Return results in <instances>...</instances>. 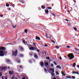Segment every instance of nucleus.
<instances>
[{
  "label": "nucleus",
  "mask_w": 79,
  "mask_h": 79,
  "mask_svg": "<svg viewBox=\"0 0 79 79\" xmlns=\"http://www.w3.org/2000/svg\"><path fill=\"white\" fill-rule=\"evenodd\" d=\"M18 63H20L21 62V61L20 60H19L17 61Z\"/></svg>",
  "instance_id": "40"
},
{
  "label": "nucleus",
  "mask_w": 79,
  "mask_h": 79,
  "mask_svg": "<svg viewBox=\"0 0 79 79\" xmlns=\"http://www.w3.org/2000/svg\"><path fill=\"white\" fill-rule=\"evenodd\" d=\"M72 78H73V79H75V77L74 76H73L72 77Z\"/></svg>",
  "instance_id": "43"
},
{
  "label": "nucleus",
  "mask_w": 79,
  "mask_h": 79,
  "mask_svg": "<svg viewBox=\"0 0 79 79\" xmlns=\"http://www.w3.org/2000/svg\"><path fill=\"white\" fill-rule=\"evenodd\" d=\"M6 61L7 62V63H10V62L11 61V60H8V59L6 60Z\"/></svg>",
  "instance_id": "16"
},
{
  "label": "nucleus",
  "mask_w": 79,
  "mask_h": 79,
  "mask_svg": "<svg viewBox=\"0 0 79 79\" xmlns=\"http://www.w3.org/2000/svg\"><path fill=\"white\" fill-rule=\"evenodd\" d=\"M19 47L21 50H23V48L21 47V46H19Z\"/></svg>",
  "instance_id": "19"
},
{
  "label": "nucleus",
  "mask_w": 79,
  "mask_h": 79,
  "mask_svg": "<svg viewBox=\"0 0 79 79\" xmlns=\"http://www.w3.org/2000/svg\"><path fill=\"white\" fill-rule=\"evenodd\" d=\"M2 67H0V71H2Z\"/></svg>",
  "instance_id": "33"
},
{
  "label": "nucleus",
  "mask_w": 79,
  "mask_h": 79,
  "mask_svg": "<svg viewBox=\"0 0 79 79\" xmlns=\"http://www.w3.org/2000/svg\"><path fill=\"white\" fill-rule=\"evenodd\" d=\"M49 37H52V36L51 35H49Z\"/></svg>",
  "instance_id": "58"
},
{
  "label": "nucleus",
  "mask_w": 79,
  "mask_h": 79,
  "mask_svg": "<svg viewBox=\"0 0 79 79\" xmlns=\"http://www.w3.org/2000/svg\"><path fill=\"white\" fill-rule=\"evenodd\" d=\"M33 55V53H32V52L30 53L29 54V55H30V56H32Z\"/></svg>",
  "instance_id": "14"
},
{
  "label": "nucleus",
  "mask_w": 79,
  "mask_h": 79,
  "mask_svg": "<svg viewBox=\"0 0 79 79\" xmlns=\"http://www.w3.org/2000/svg\"><path fill=\"white\" fill-rule=\"evenodd\" d=\"M0 16H1V17H3V15H0Z\"/></svg>",
  "instance_id": "52"
},
{
  "label": "nucleus",
  "mask_w": 79,
  "mask_h": 79,
  "mask_svg": "<svg viewBox=\"0 0 79 79\" xmlns=\"http://www.w3.org/2000/svg\"><path fill=\"white\" fill-rule=\"evenodd\" d=\"M10 67H8V69H10Z\"/></svg>",
  "instance_id": "64"
},
{
  "label": "nucleus",
  "mask_w": 79,
  "mask_h": 79,
  "mask_svg": "<svg viewBox=\"0 0 79 79\" xmlns=\"http://www.w3.org/2000/svg\"><path fill=\"white\" fill-rule=\"evenodd\" d=\"M56 48H57V49H59V48H60V47H59V46H56Z\"/></svg>",
  "instance_id": "28"
},
{
  "label": "nucleus",
  "mask_w": 79,
  "mask_h": 79,
  "mask_svg": "<svg viewBox=\"0 0 79 79\" xmlns=\"http://www.w3.org/2000/svg\"><path fill=\"white\" fill-rule=\"evenodd\" d=\"M21 2L22 3H24V1H22Z\"/></svg>",
  "instance_id": "45"
},
{
  "label": "nucleus",
  "mask_w": 79,
  "mask_h": 79,
  "mask_svg": "<svg viewBox=\"0 0 79 79\" xmlns=\"http://www.w3.org/2000/svg\"><path fill=\"white\" fill-rule=\"evenodd\" d=\"M46 38H47V39H48V36H47V34H46Z\"/></svg>",
  "instance_id": "42"
},
{
  "label": "nucleus",
  "mask_w": 79,
  "mask_h": 79,
  "mask_svg": "<svg viewBox=\"0 0 79 79\" xmlns=\"http://www.w3.org/2000/svg\"><path fill=\"white\" fill-rule=\"evenodd\" d=\"M44 71L45 72L47 73V69L46 68H44Z\"/></svg>",
  "instance_id": "21"
},
{
  "label": "nucleus",
  "mask_w": 79,
  "mask_h": 79,
  "mask_svg": "<svg viewBox=\"0 0 79 79\" xmlns=\"http://www.w3.org/2000/svg\"><path fill=\"white\" fill-rule=\"evenodd\" d=\"M53 79H56V78L55 77H54L53 78Z\"/></svg>",
  "instance_id": "59"
},
{
  "label": "nucleus",
  "mask_w": 79,
  "mask_h": 79,
  "mask_svg": "<svg viewBox=\"0 0 79 79\" xmlns=\"http://www.w3.org/2000/svg\"><path fill=\"white\" fill-rule=\"evenodd\" d=\"M75 50L76 51H77V50H78V49L77 48H75Z\"/></svg>",
  "instance_id": "37"
},
{
  "label": "nucleus",
  "mask_w": 79,
  "mask_h": 79,
  "mask_svg": "<svg viewBox=\"0 0 79 79\" xmlns=\"http://www.w3.org/2000/svg\"><path fill=\"white\" fill-rule=\"evenodd\" d=\"M2 79H4V78H3V76L2 77Z\"/></svg>",
  "instance_id": "60"
},
{
  "label": "nucleus",
  "mask_w": 79,
  "mask_h": 79,
  "mask_svg": "<svg viewBox=\"0 0 79 79\" xmlns=\"http://www.w3.org/2000/svg\"><path fill=\"white\" fill-rule=\"evenodd\" d=\"M27 31H28V30L27 29H25V32L26 33H27Z\"/></svg>",
  "instance_id": "29"
},
{
  "label": "nucleus",
  "mask_w": 79,
  "mask_h": 79,
  "mask_svg": "<svg viewBox=\"0 0 79 79\" xmlns=\"http://www.w3.org/2000/svg\"><path fill=\"white\" fill-rule=\"evenodd\" d=\"M53 63H54V64H55V65H56V66L58 65V64H57V63H56V62H55V61H54V62H53Z\"/></svg>",
  "instance_id": "20"
},
{
  "label": "nucleus",
  "mask_w": 79,
  "mask_h": 79,
  "mask_svg": "<svg viewBox=\"0 0 79 79\" xmlns=\"http://www.w3.org/2000/svg\"><path fill=\"white\" fill-rule=\"evenodd\" d=\"M18 67L19 68H20V69H23V66L22 65H19Z\"/></svg>",
  "instance_id": "8"
},
{
  "label": "nucleus",
  "mask_w": 79,
  "mask_h": 79,
  "mask_svg": "<svg viewBox=\"0 0 79 79\" xmlns=\"http://www.w3.org/2000/svg\"><path fill=\"white\" fill-rule=\"evenodd\" d=\"M73 29L75 30V31H77V28H76L75 27H74Z\"/></svg>",
  "instance_id": "30"
},
{
  "label": "nucleus",
  "mask_w": 79,
  "mask_h": 79,
  "mask_svg": "<svg viewBox=\"0 0 79 79\" xmlns=\"http://www.w3.org/2000/svg\"><path fill=\"white\" fill-rule=\"evenodd\" d=\"M2 76V73L0 72V76Z\"/></svg>",
  "instance_id": "38"
},
{
  "label": "nucleus",
  "mask_w": 79,
  "mask_h": 79,
  "mask_svg": "<svg viewBox=\"0 0 79 79\" xmlns=\"http://www.w3.org/2000/svg\"><path fill=\"white\" fill-rule=\"evenodd\" d=\"M67 48H70V46H67Z\"/></svg>",
  "instance_id": "47"
},
{
  "label": "nucleus",
  "mask_w": 79,
  "mask_h": 79,
  "mask_svg": "<svg viewBox=\"0 0 79 79\" xmlns=\"http://www.w3.org/2000/svg\"><path fill=\"white\" fill-rule=\"evenodd\" d=\"M51 67H53V64H51Z\"/></svg>",
  "instance_id": "41"
},
{
  "label": "nucleus",
  "mask_w": 79,
  "mask_h": 79,
  "mask_svg": "<svg viewBox=\"0 0 79 79\" xmlns=\"http://www.w3.org/2000/svg\"><path fill=\"white\" fill-rule=\"evenodd\" d=\"M68 57L70 60H72V59L74 58V56L73 53H70L68 54Z\"/></svg>",
  "instance_id": "1"
},
{
  "label": "nucleus",
  "mask_w": 79,
  "mask_h": 79,
  "mask_svg": "<svg viewBox=\"0 0 79 79\" xmlns=\"http://www.w3.org/2000/svg\"><path fill=\"white\" fill-rule=\"evenodd\" d=\"M72 73H72V74H75V71H73V72H72Z\"/></svg>",
  "instance_id": "46"
},
{
  "label": "nucleus",
  "mask_w": 79,
  "mask_h": 79,
  "mask_svg": "<svg viewBox=\"0 0 79 79\" xmlns=\"http://www.w3.org/2000/svg\"><path fill=\"white\" fill-rule=\"evenodd\" d=\"M30 47H31L29 48V49L30 50H35V49H34V47H32V46L31 45Z\"/></svg>",
  "instance_id": "4"
},
{
  "label": "nucleus",
  "mask_w": 79,
  "mask_h": 79,
  "mask_svg": "<svg viewBox=\"0 0 79 79\" xmlns=\"http://www.w3.org/2000/svg\"><path fill=\"white\" fill-rule=\"evenodd\" d=\"M9 73L10 74H13V73L11 71H9Z\"/></svg>",
  "instance_id": "17"
},
{
  "label": "nucleus",
  "mask_w": 79,
  "mask_h": 79,
  "mask_svg": "<svg viewBox=\"0 0 79 79\" xmlns=\"http://www.w3.org/2000/svg\"><path fill=\"white\" fill-rule=\"evenodd\" d=\"M52 16H56L55 15V14H53V13H52Z\"/></svg>",
  "instance_id": "34"
},
{
  "label": "nucleus",
  "mask_w": 79,
  "mask_h": 79,
  "mask_svg": "<svg viewBox=\"0 0 79 79\" xmlns=\"http://www.w3.org/2000/svg\"><path fill=\"white\" fill-rule=\"evenodd\" d=\"M77 67H78V68H79V65H77Z\"/></svg>",
  "instance_id": "62"
},
{
  "label": "nucleus",
  "mask_w": 79,
  "mask_h": 79,
  "mask_svg": "<svg viewBox=\"0 0 79 79\" xmlns=\"http://www.w3.org/2000/svg\"><path fill=\"white\" fill-rule=\"evenodd\" d=\"M65 20H66V21H69V20H68V19H65Z\"/></svg>",
  "instance_id": "61"
},
{
  "label": "nucleus",
  "mask_w": 79,
  "mask_h": 79,
  "mask_svg": "<svg viewBox=\"0 0 79 79\" xmlns=\"http://www.w3.org/2000/svg\"><path fill=\"white\" fill-rule=\"evenodd\" d=\"M6 6H7V7H8V6H10V5L8 3L6 4Z\"/></svg>",
  "instance_id": "23"
},
{
  "label": "nucleus",
  "mask_w": 79,
  "mask_h": 79,
  "mask_svg": "<svg viewBox=\"0 0 79 79\" xmlns=\"http://www.w3.org/2000/svg\"><path fill=\"white\" fill-rule=\"evenodd\" d=\"M54 69H49V71H51L52 72H49V73H50L52 76H55V71H54Z\"/></svg>",
  "instance_id": "2"
},
{
  "label": "nucleus",
  "mask_w": 79,
  "mask_h": 79,
  "mask_svg": "<svg viewBox=\"0 0 79 79\" xmlns=\"http://www.w3.org/2000/svg\"><path fill=\"white\" fill-rule=\"evenodd\" d=\"M12 27H13V28H15V27H16V26H17V25H16L15 26H14V25H12Z\"/></svg>",
  "instance_id": "27"
},
{
  "label": "nucleus",
  "mask_w": 79,
  "mask_h": 79,
  "mask_svg": "<svg viewBox=\"0 0 79 79\" xmlns=\"http://www.w3.org/2000/svg\"><path fill=\"white\" fill-rule=\"evenodd\" d=\"M59 58H60V60H62V58L61 57H60Z\"/></svg>",
  "instance_id": "49"
},
{
  "label": "nucleus",
  "mask_w": 79,
  "mask_h": 79,
  "mask_svg": "<svg viewBox=\"0 0 79 79\" xmlns=\"http://www.w3.org/2000/svg\"><path fill=\"white\" fill-rule=\"evenodd\" d=\"M35 39L37 40H40V37L37 36H36Z\"/></svg>",
  "instance_id": "6"
},
{
  "label": "nucleus",
  "mask_w": 79,
  "mask_h": 79,
  "mask_svg": "<svg viewBox=\"0 0 79 79\" xmlns=\"http://www.w3.org/2000/svg\"><path fill=\"white\" fill-rule=\"evenodd\" d=\"M4 55V54L2 53V54H0V56H3Z\"/></svg>",
  "instance_id": "22"
},
{
  "label": "nucleus",
  "mask_w": 79,
  "mask_h": 79,
  "mask_svg": "<svg viewBox=\"0 0 79 79\" xmlns=\"http://www.w3.org/2000/svg\"><path fill=\"white\" fill-rule=\"evenodd\" d=\"M7 69V67H2V70H5V69Z\"/></svg>",
  "instance_id": "7"
},
{
  "label": "nucleus",
  "mask_w": 79,
  "mask_h": 79,
  "mask_svg": "<svg viewBox=\"0 0 79 79\" xmlns=\"http://www.w3.org/2000/svg\"><path fill=\"white\" fill-rule=\"evenodd\" d=\"M0 53H1V54L3 53V51H0Z\"/></svg>",
  "instance_id": "31"
},
{
  "label": "nucleus",
  "mask_w": 79,
  "mask_h": 79,
  "mask_svg": "<svg viewBox=\"0 0 79 79\" xmlns=\"http://www.w3.org/2000/svg\"><path fill=\"white\" fill-rule=\"evenodd\" d=\"M34 57L35 58H38V56H37V55L36 54H35L34 55Z\"/></svg>",
  "instance_id": "13"
},
{
  "label": "nucleus",
  "mask_w": 79,
  "mask_h": 79,
  "mask_svg": "<svg viewBox=\"0 0 79 79\" xmlns=\"http://www.w3.org/2000/svg\"><path fill=\"white\" fill-rule=\"evenodd\" d=\"M11 71H12L13 74V73H14V71H13V70H11Z\"/></svg>",
  "instance_id": "54"
},
{
  "label": "nucleus",
  "mask_w": 79,
  "mask_h": 79,
  "mask_svg": "<svg viewBox=\"0 0 79 79\" xmlns=\"http://www.w3.org/2000/svg\"><path fill=\"white\" fill-rule=\"evenodd\" d=\"M44 11H45V12L46 14H48V10H45Z\"/></svg>",
  "instance_id": "11"
},
{
  "label": "nucleus",
  "mask_w": 79,
  "mask_h": 79,
  "mask_svg": "<svg viewBox=\"0 0 79 79\" xmlns=\"http://www.w3.org/2000/svg\"><path fill=\"white\" fill-rule=\"evenodd\" d=\"M33 44L35 46V43L34 42L33 43Z\"/></svg>",
  "instance_id": "48"
},
{
  "label": "nucleus",
  "mask_w": 79,
  "mask_h": 79,
  "mask_svg": "<svg viewBox=\"0 0 79 79\" xmlns=\"http://www.w3.org/2000/svg\"><path fill=\"white\" fill-rule=\"evenodd\" d=\"M26 79V78H25V77H23L22 78V79Z\"/></svg>",
  "instance_id": "57"
},
{
  "label": "nucleus",
  "mask_w": 79,
  "mask_h": 79,
  "mask_svg": "<svg viewBox=\"0 0 79 79\" xmlns=\"http://www.w3.org/2000/svg\"><path fill=\"white\" fill-rule=\"evenodd\" d=\"M20 57H23L24 56V55L23 54H20Z\"/></svg>",
  "instance_id": "24"
},
{
  "label": "nucleus",
  "mask_w": 79,
  "mask_h": 79,
  "mask_svg": "<svg viewBox=\"0 0 79 79\" xmlns=\"http://www.w3.org/2000/svg\"><path fill=\"white\" fill-rule=\"evenodd\" d=\"M41 8L43 9H45V6H44L42 5L41 6Z\"/></svg>",
  "instance_id": "15"
},
{
  "label": "nucleus",
  "mask_w": 79,
  "mask_h": 79,
  "mask_svg": "<svg viewBox=\"0 0 79 79\" xmlns=\"http://www.w3.org/2000/svg\"><path fill=\"white\" fill-rule=\"evenodd\" d=\"M51 41H52V42H53V43H55V42L54 41L51 40Z\"/></svg>",
  "instance_id": "44"
},
{
  "label": "nucleus",
  "mask_w": 79,
  "mask_h": 79,
  "mask_svg": "<svg viewBox=\"0 0 79 79\" xmlns=\"http://www.w3.org/2000/svg\"><path fill=\"white\" fill-rule=\"evenodd\" d=\"M56 74H57V75H59V73H58V72L57 71H56Z\"/></svg>",
  "instance_id": "25"
},
{
  "label": "nucleus",
  "mask_w": 79,
  "mask_h": 79,
  "mask_svg": "<svg viewBox=\"0 0 79 79\" xmlns=\"http://www.w3.org/2000/svg\"><path fill=\"white\" fill-rule=\"evenodd\" d=\"M18 54V50H16L15 51H12V55L13 56H17V55Z\"/></svg>",
  "instance_id": "3"
},
{
  "label": "nucleus",
  "mask_w": 79,
  "mask_h": 79,
  "mask_svg": "<svg viewBox=\"0 0 79 79\" xmlns=\"http://www.w3.org/2000/svg\"><path fill=\"white\" fill-rule=\"evenodd\" d=\"M56 68H58V69H61V68L60 66V65H58V66H56Z\"/></svg>",
  "instance_id": "9"
},
{
  "label": "nucleus",
  "mask_w": 79,
  "mask_h": 79,
  "mask_svg": "<svg viewBox=\"0 0 79 79\" xmlns=\"http://www.w3.org/2000/svg\"><path fill=\"white\" fill-rule=\"evenodd\" d=\"M37 51L38 52H40V51L39 50H37Z\"/></svg>",
  "instance_id": "55"
},
{
  "label": "nucleus",
  "mask_w": 79,
  "mask_h": 79,
  "mask_svg": "<svg viewBox=\"0 0 79 79\" xmlns=\"http://www.w3.org/2000/svg\"><path fill=\"white\" fill-rule=\"evenodd\" d=\"M45 64L46 65V66H48V62H45Z\"/></svg>",
  "instance_id": "18"
},
{
  "label": "nucleus",
  "mask_w": 79,
  "mask_h": 79,
  "mask_svg": "<svg viewBox=\"0 0 79 79\" xmlns=\"http://www.w3.org/2000/svg\"><path fill=\"white\" fill-rule=\"evenodd\" d=\"M23 43H24V44H25V40H24L23 41Z\"/></svg>",
  "instance_id": "53"
},
{
  "label": "nucleus",
  "mask_w": 79,
  "mask_h": 79,
  "mask_svg": "<svg viewBox=\"0 0 79 79\" xmlns=\"http://www.w3.org/2000/svg\"><path fill=\"white\" fill-rule=\"evenodd\" d=\"M14 78H15V76H13L12 77H11V79H14Z\"/></svg>",
  "instance_id": "32"
},
{
  "label": "nucleus",
  "mask_w": 79,
  "mask_h": 79,
  "mask_svg": "<svg viewBox=\"0 0 79 79\" xmlns=\"http://www.w3.org/2000/svg\"><path fill=\"white\" fill-rule=\"evenodd\" d=\"M76 63H74L73 64V67H75V66H76Z\"/></svg>",
  "instance_id": "26"
},
{
  "label": "nucleus",
  "mask_w": 79,
  "mask_h": 79,
  "mask_svg": "<svg viewBox=\"0 0 79 79\" xmlns=\"http://www.w3.org/2000/svg\"><path fill=\"white\" fill-rule=\"evenodd\" d=\"M48 9H49L50 10H51L52 9V7H48Z\"/></svg>",
  "instance_id": "36"
},
{
  "label": "nucleus",
  "mask_w": 79,
  "mask_h": 79,
  "mask_svg": "<svg viewBox=\"0 0 79 79\" xmlns=\"http://www.w3.org/2000/svg\"><path fill=\"white\" fill-rule=\"evenodd\" d=\"M77 74H79V72H77Z\"/></svg>",
  "instance_id": "51"
},
{
  "label": "nucleus",
  "mask_w": 79,
  "mask_h": 79,
  "mask_svg": "<svg viewBox=\"0 0 79 79\" xmlns=\"http://www.w3.org/2000/svg\"><path fill=\"white\" fill-rule=\"evenodd\" d=\"M40 65L41 67H42L44 66V63L43 62H40Z\"/></svg>",
  "instance_id": "5"
},
{
  "label": "nucleus",
  "mask_w": 79,
  "mask_h": 79,
  "mask_svg": "<svg viewBox=\"0 0 79 79\" xmlns=\"http://www.w3.org/2000/svg\"><path fill=\"white\" fill-rule=\"evenodd\" d=\"M46 59L47 60H49L50 59V57H46Z\"/></svg>",
  "instance_id": "35"
},
{
  "label": "nucleus",
  "mask_w": 79,
  "mask_h": 79,
  "mask_svg": "<svg viewBox=\"0 0 79 79\" xmlns=\"http://www.w3.org/2000/svg\"><path fill=\"white\" fill-rule=\"evenodd\" d=\"M29 63H32V61L31 60H29Z\"/></svg>",
  "instance_id": "39"
},
{
  "label": "nucleus",
  "mask_w": 79,
  "mask_h": 79,
  "mask_svg": "<svg viewBox=\"0 0 79 79\" xmlns=\"http://www.w3.org/2000/svg\"><path fill=\"white\" fill-rule=\"evenodd\" d=\"M45 47H48V45H47V44H45L44 45Z\"/></svg>",
  "instance_id": "50"
},
{
  "label": "nucleus",
  "mask_w": 79,
  "mask_h": 79,
  "mask_svg": "<svg viewBox=\"0 0 79 79\" xmlns=\"http://www.w3.org/2000/svg\"><path fill=\"white\" fill-rule=\"evenodd\" d=\"M65 77H66V78H67V79H71V77L69 76H66Z\"/></svg>",
  "instance_id": "12"
},
{
  "label": "nucleus",
  "mask_w": 79,
  "mask_h": 79,
  "mask_svg": "<svg viewBox=\"0 0 79 79\" xmlns=\"http://www.w3.org/2000/svg\"><path fill=\"white\" fill-rule=\"evenodd\" d=\"M4 79H8V78H7V77H5L4 78Z\"/></svg>",
  "instance_id": "56"
},
{
  "label": "nucleus",
  "mask_w": 79,
  "mask_h": 79,
  "mask_svg": "<svg viewBox=\"0 0 79 79\" xmlns=\"http://www.w3.org/2000/svg\"><path fill=\"white\" fill-rule=\"evenodd\" d=\"M0 50H5V48H4V47H1L0 48Z\"/></svg>",
  "instance_id": "10"
},
{
  "label": "nucleus",
  "mask_w": 79,
  "mask_h": 79,
  "mask_svg": "<svg viewBox=\"0 0 79 79\" xmlns=\"http://www.w3.org/2000/svg\"><path fill=\"white\" fill-rule=\"evenodd\" d=\"M77 73V72H75V74H76Z\"/></svg>",
  "instance_id": "63"
}]
</instances>
